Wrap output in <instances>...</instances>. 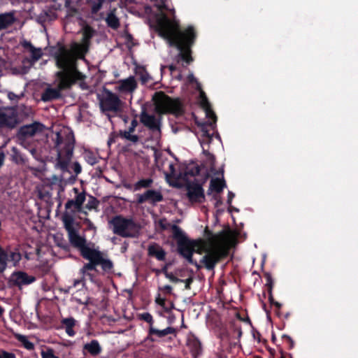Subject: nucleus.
Here are the masks:
<instances>
[{"instance_id": "nucleus-1", "label": "nucleus", "mask_w": 358, "mask_h": 358, "mask_svg": "<svg viewBox=\"0 0 358 358\" xmlns=\"http://www.w3.org/2000/svg\"><path fill=\"white\" fill-rule=\"evenodd\" d=\"M236 234L231 230H222L209 237L206 241L190 240L188 238L181 240L178 245L179 254L185 258L189 264H194V252L206 255L203 256L201 263L208 270L214 269L221 259L226 257L236 243Z\"/></svg>"}, {"instance_id": "nucleus-2", "label": "nucleus", "mask_w": 358, "mask_h": 358, "mask_svg": "<svg viewBox=\"0 0 358 358\" xmlns=\"http://www.w3.org/2000/svg\"><path fill=\"white\" fill-rule=\"evenodd\" d=\"M158 34L167 40L171 45L177 47L180 51V57L186 63L189 64L192 61L190 46L194 43L196 36L192 27L180 31L179 23L163 17L158 22Z\"/></svg>"}, {"instance_id": "nucleus-3", "label": "nucleus", "mask_w": 358, "mask_h": 358, "mask_svg": "<svg viewBox=\"0 0 358 358\" xmlns=\"http://www.w3.org/2000/svg\"><path fill=\"white\" fill-rule=\"evenodd\" d=\"M87 51L88 43L86 38L81 43H72L69 49L61 47L55 57L57 66L78 81L83 80L85 76L78 71L77 60L84 59Z\"/></svg>"}, {"instance_id": "nucleus-4", "label": "nucleus", "mask_w": 358, "mask_h": 358, "mask_svg": "<svg viewBox=\"0 0 358 358\" xmlns=\"http://www.w3.org/2000/svg\"><path fill=\"white\" fill-rule=\"evenodd\" d=\"M75 144L73 134L69 130L57 133L55 146L57 150V162L62 169L67 168L73 156Z\"/></svg>"}, {"instance_id": "nucleus-5", "label": "nucleus", "mask_w": 358, "mask_h": 358, "mask_svg": "<svg viewBox=\"0 0 358 358\" xmlns=\"http://www.w3.org/2000/svg\"><path fill=\"white\" fill-rule=\"evenodd\" d=\"M83 257L90 262L85 264L80 269V272L83 276L87 275L92 280L93 275L90 273V271H96V267L99 265L101 266V268L104 271H110L113 268V262L104 258L103 254L94 249H85Z\"/></svg>"}, {"instance_id": "nucleus-6", "label": "nucleus", "mask_w": 358, "mask_h": 358, "mask_svg": "<svg viewBox=\"0 0 358 358\" xmlns=\"http://www.w3.org/2000/svg\"><path fill=\"white\" fill-rule=\"evenodd\" d=\"M113 232L123 238H134L138 235L140 226L133 218L116 215L109 222Z\"/></svg>"}, {"instance_id": "nucleus-7", "label": "nucleus", "mask_w": 358, "mask_h": 358, "mask_svg": "<svg viewBox=\"0 0 358 358\" xmlns=\"http://www.w3.org/2000/svg\"><path fill=\"white\" fill-rule=\"evenodd\" d=\"M152 99L155 110L159 114L180 115L182 113V106L179 99H172L163 92H156Z\"/></svg>"}, {"instance_id": "nucleus-8", "label": "nucleus", "mask_w": 358, "mask_h": 358, "mask_svg": "<svg viewBox=\"0 0 358 358\" xmlns=\"http://www.w3.org/2000/svg\"><path fill=\"white\" fill-rule=\"evenodd\" d=\"M99 108L106 115L115 116L121 112L123 103L116 94L108 89H103L102 92L97 96Z\"/></svg>"}, {"instance_id": "nucleus-9", "label": "nucleus", "mask_w": 358, "mask_h": 358, "mask_svg": "<svg viewBox=\"0 0 358 358\" xmlns=\"http://www.w3.org/2000/svg\"><path fill=\"white\" fill-rule=\"evenodd\" d=\"M56 76L58 79V84L56 88L48 87L41 94V99L43 101H50L61 96V92L64 90L70 89L78 80L71 77L66 72L59 71L57 72Z\"/></svg>"}, {"instance_id": "nucleus-10", "label": "nucleus", "mask_w": 358, "mask_h": 358, "mask_svg": "<svg viewBox=\"0 0 358 358\" xmlns=\"http://www.w3.org/2000/svg\"><path fill=\"white\" fill-rule=\"evenodd\" d=\"M153 2L154 6L159 11V14L156 15L155 29L158 33V22L160 19L165 17L169 21H174L176 23L179 22L176 19V10L173 6L166 4L164 0H150Z\"/></svg>"}, {"instance_id": "nucleus-11", "label": "nucleus", "mask_w": 358, "mask_h": 358, "mask_svg": "<svg viewBox=\"0 0 358 358\" xmlns=\"http://www.w3.org/2000/svg\"><path fill=\"white\" fill-rule=\"evenodd\" d=\"M17 123V114L14 108H0V129L3 128L13 129Z\"/></svg>"}, {"instance_id": "nucleus-12", "label": "nucleus", "mask_w": 358, "mask_h": 358, "mask_svg": "<svg viewBox=\"0 0 358 358\" xmlns=\"http://www.w3.org/2000/svg\"><path fill=\"white\" fill-rule=\"evenodd\" d=\"M36 280L35 276L28 275L24 271H15L10 275L9 282L11 285L21 289L23 286L34 282Z\"/></svg>"}, {"instance_id": "nucleus-13", "label": "nucleus", "mask_w": 358, "mask_h": 358, "mask_svg": "<svg viewBox=\"0 0 358 358\" xmlns=\"http://www.w3.org/2000/svg\"><path fill=\"white\" fill-rule=\"evenodd\" d=\"M187 195L192 203H202L205 201L204 191L202 185L198 182H190L187 185Z\"/></svg>"}, {"instance_id": "nucleus-14", "label": "nucleus", "mask_w": 358, "mask_h": 358, "mask_svg": "<svg viewBox=\"0 0 358 358\" xmlns=\"http://www.w3.org/2000/svg\"><path fill=\"white\" fill-rule=\"evenodd\" d=\"M117 84L115 90L121 94H131L137 87V82L133 76L126 79L118 80Z\"/></svg>"}, {"instance_id": "nucleus-15", "label": "nucleus", "mask_w": 358, "mask_h": 358, "mask_svg": "<svg viewBox=\"0 0 358 358\" xmlns=\"http://www.w3.org/2000/svg\"><path fill=\"white\" fill-rule=\"evenodd\" d=\"M213 138V134H210L205 125L201 127V134L199 138V141L203 147V152L205 155L210 160L211 165H213L215 161V158L209 151L204 148V145H209Z\"/></svg>"}, {"instance_id": "nucleus-16", "label": "nucleus", "mask_w": 358, "mask_h": 358, "mask_svg": "<svg viewBox=\"0 0 358 358\" xmlns=\"http://www.w3.org/2000/svg\"><path fill=\"white\" fill-rule=\"evenodd\" d=\"M68 237L71 245L78 248L80 251L81 255H83L85 249H91L86 245L85 238L80 236L77 230L69 233Z\"/></svg>"}, {"instance_id": "nucleus-17", "label": "nucleus", "mask_w": 358, "mask_h": 358, "mask_svg": "<svg viewBox=\"0 0 358 358\" xmlns=\"http://www.w3.org/2000/svg\"><path fill=\"white\" fill-rule=\"evenodd\" d=\"M73 191L76 195L73 199H70L66 203L65 208L66 209L73 208L76 211H80L85 201V192H79L76 187L73 188Z\"/></svg>"}, {"instance_id": "nucleus-18", "label": "nucleus", "mask_w": 358, "mask_h": 358, "mask_svg": "<svg viewBox=\"0 0 358 358\" xmlns=\"http://www.w3.org/2000/svg\"><path fill=\"white\" fill-rule=\"evenodd\" d=\"M140 120L145 127L152 131L160 130V122L153 115L143 111L140 115Z\"/></svg>"}, {"instance_id": "nucleus-19", "label": "nucleus", "mask_w": 358, "mask_h": 358, "mask_svg": "<svg viewBox=\"0 0 358 358\" xmlns=\"http://www.w3.org/2000/svg\"><path fill=\"white\" fill-rule=\"evenodd\" d=\"M44 127L39 122H34L22 127L20 129V134L24 138H29L42 132Z\"/></svg>"}, {"instance_id": "nucleus-20", "label": "nucleus", "mask_w": 358, "mask_h": 358, "mask_svg": "<svg viewBox=\"0 0 358 358\" xmlns=\"http://www.w3.org/2000/svg\"><path fill=\"white\" fill-rule=\"evenodd\" d=\"M163 200V196L160 192L154 189L147 190L145 193L141 194L138 198L139 203L150 201V203H155Z\"/></svg>"}, {"instance_id": "nucleus-21", "label": "nucleus", "mask_w": 358, "mask_h": 358, "mask_svg": "<svg viewBox=\"0 0 358 358\" xmlns=\"http://www.w3.org/2000/svg\"><path fill=\"white\" fill-rule=\"evenodd\" d=\"M148 255L155 257L158 261H164L166 252L164 248L157 243H152L148 246Z\"/></svg>"}, {"instance_id": "nucleus-22", "label": "nucleus", "mask_w": 358, "mask_h": 358, "mask_svg": "<svg viewBox=\"0 0 358 358\" xmlns=\"http://www.w3.org/2000/svg\"><path fill=\"white\" fill-rule=\"evenodd\" d=\"M137 125V120L136 118L133 119L127 130L120 131V136L122 138H125L126 140L131 141L134 143H137L139 140V137L136 134H133Z\"/></svg>"}, {"instance_id": "nucleus-23", "label": "nucleus", "mask_w": 358, "mask_h": 358, "mask_svg": "<svg viewBox=\"0 0 358 358\" xmlns=\"http://www.w3.org/2000/svg\"><path fill=\"white\" fill-rule=\"evenodd\" d=\"M102 348L97 340H92L83 345V353H89L92 357H96L101 352Z\"/></svg>"}, {"instance_id": "nucleus-24", "label": "nucleus", "mask_w": 358, "mask_h": 358, "mask_svg": "<svg viewBox=\"0 0 358 358\" xmlns=\"http://www.w3.org/2000/svg\"><path fill=\"white\" fill-rule=\"evenodd\" d=\"M200 96L201 98L200 104L203 109L205 110L206 117L215 123L216 122L217 117L211 109L210 105L205 95V93L203 92H201Z\"/></svg>"}, {"instance_id": "nucleus-25", "label": "nucleus", "mask_w": 358, "mask_h": 358, "mask_svg": "<svg viewBox=\"0 0 358 358\" xmlns=\"http://www.w3.org/2000/svg\"><path fill=\"white\" fill-rule=\"evenodd\" d=\"M15 20L14 12L0 14V31L6 29L13 25Z\"/></svg>"}, {"instance_id": "nucleus-26", "label": "nucleus", "mask_w": 358, "mask_h": 358, "mask_svg": "<svg viewBox=\"0 0 358 358\" xmlns=\"http://www.w3.org/2000/svg\"><path fill=\"white\" fill-rule=\"evenodd\" d=\"M226 186L224 178H213L210 180L208 194L212 192L220 193Z\"/></svg>"}, {"instance_id": "nucleus-27", "label": "nucleus", "mask_w": 358, "mask_h": 358, "mask_svg": "<svg viewBox=\"0 0 358 358\" xmlns=\"http://www.w3.org/2000/svg\"><path fill=\"white\" fill-rule=\"evenodd\" d=\"M116 9L110 10L108 14L105 19L106 22L110 28L117 30L120 26V22L119 18L115 15Z\"/></svg>"}, {"instance_id": "nucleus-28", "label": "nucleus", "mask_w": 358, "mask_h": 358, "mask_svg": "<svg viewBox=\"0 0 358 358\" xmlns=\"http://www.w3.org/2000/svg\"><path fill=\"white\" fill-rule=\"evenodd\" d=\"M61 322L64 326L66 333L69 336H75L76 331L73 328L76 325V320L73 317L64 318Z\"/></svg>"}, {"instance_id": "nucleus-29", "label": "nucleus", "mask_w": 358, "mask_h": 358, "mask_svg": "<svg viewBox=\"0 0 358 358\" xmlns=\"http://www.w3.org/2000/svg\"><path fill=\"white\" fill-rule=\"evenodd\" d=\"M155 303L160 306L166 313H169L174 308V304L170 302L169 305H167L165 297H162L160 294L156 296Z\"/></svg>"}, {"instance_id": "nucleus-30", "label": "nucleus", "mask_w": 358, "mask_h": 358, "mask_svg": "<svg viewBox=\"0 0 358 358\" xmlns=\"http://www.w3.org/2000/svg\"><path fill=\"white\" fill-rule=\"evenodd\" d=\"M14 337L22 343V346L25 349L28 350H33L34 349V344L29 341L26 336L20 334H15Z\"/></svg>"}, {"instance_id": "nucleus-31", "label": "nucleus", "mask_w": 358, "mask_h": 358, "mask_svg": "<svg viewBox=\"0 0 358 358\" xmlns=\"http://www.w3.org/2000/svg\"><path fill=\"white\" fill-rule=\"evenodd\" d=\"M8 252V260L11 262L13 266H17L22 259V255L17 248H15L12 251Z\"/></svg>"}, {"instance_id": "nucleus-32", "label": "nucleus", "mask_w": 358, "mask_h": 358, "mask_svg": "<svg viewBox=\"0 0 358 358\" xmlns=\"http://www.w3.org/2000/svg\"><path fill=\"white\" fill-rule=\"evenodd\" d=\"M173 333H175V329L173 327H169L162 330L156 329L153 328L152 327H150V329H149V334L150 335L155 334L158 337H160V338L164 337L168 334H173Z\"/></svg>"}, {"instance_id": "nucleus-33", "label": "nucleus", "mask_w": 358, "mask_h": 358, "mask_svg": "<svg viewBox=\"0 0 358 358\" xmlns=\"http://www.w3.org/2000/svg\"><path fill=\"white\" fill-rule=\"evenodd\" d=\"M187 345L191 350L194 355H196L201 352V346L200 341L196 338H190L188 340Z\"/></svg>"}, {"instance_id": "nucleus-34", "label": "nucleus", "mask_w": 358, "mask_h": 358, "mask_svg": "<svg viewBox=\"0 0 358 358\" xmlns=\"http://www.w3.org/2000/svg\"><path fill=\"white\" fill-rule=\"evenodd\" d=\"M24 46L29 48L31 59L34 62L38 61L42 57L43 52L41 48H34L29 42H26Z\"/></svg>"}, {"instance_id": "nucleus-35", "label": "nucleus", "mask_w": 358, "mask_h": 358, "mask_svg": "<svg viewBox=\"0 0 358 358\" xmlns=\"http://www.w3.org/2000/svg\"><path fill=\"white\" fill-rule=\"evenodd\" d=\"M62 222L68 234L76 230L74 227L73 218L71 215H64L62 217Z\"/></svg>"}, {"instance_id": "nucleus-36", "label": "nucleus", "mask_w": 358, "mask_h": 358, "mask_svg": "<svg viewBox=\"0 0 358 358\" xmlns=\"http://www.w3.org/2000/svg\"><path fill=\"white\" fill-rule=\"evenodd\" d=\"M173 238L176 240L177 244L183 239L187 238V237L184 234L181 229L177 225L171 226Z\"/></svg>"}, {"instance_id": "nucleus-37", "label": "nucleus", "mask_w": 358, "mask_h": 358, "mask_svg": "<svg viewBox=\"0 0 358 358\" xmlns=\"http://www.w3.org/2000/svg\"><path fill=\"white\" fill-rule=\"evenodd\" d=\"M8 252L0 246V273L4 272L7 267Z\"/></svg>"}, {"instance_id": "nucleus-38", "label": "nucleus", "mask_w": 358, "mask_h": 358, "mask_svg": "<svg viewBox=\"0 0 358 358\" xmlns=\"http://www.w3.org/2000/svg\"><path fill=\"white\" fill-rule=\"evenodd\" d=\"M87 1L91 8L92 13L95 14L101 8L105 0H87Z\"/></svg>"}, {"instance_id": "nucleus-39", "label": "nucleus", "mask_w": 358, "mask_h": 358, "mask_svg": "<svg viewBox=\"0 0 358 358\" xmlns=\"http://www.w3.org/2000/svg\"><path fill=\"white\" fill-rule=\"evenodd\" d=\"M264 278L266 279L265 286L268 288L269 299L271 300L273 299L272 289L273 287V280L271 274L269 273H265Z\"/></svg>"}, {"instance_id": "nucleus-40", "label": "nucleus", "mask_w": 358, "mask_h": 358, "mask_svg": "<svg viewBox=\"0 0 358 358\" xmlns=\"http://www.w3.org/2000/svg\"><path fill=\"white\" fill-rule=\"evenodd\" d=\"M152 182L151 178L141 179L135 183L134 189L135 190H139L142 188L149 187L152 184Z\"/></svg>"}, {"instance_id": "nucleus-41", "label": "nucleus", "mask_w": 358, "mask_h": 358, "mask_svg": "<svg viewBox=\"0 0 358 358\" xmlns=\"http://www.w3.org/2000/svg\"><path fill=\"white\" fill-rule=\"evenodd\" d=\"M138 318L141 320H143L146 322H148L150 327H152L154 320L152 315L149 313H143L138 315Z\"/></svg>"}, {"instance_id": "nucleus-42", "label": "nucleus", "mask_w": 358, "mask_h": 358, "mask_svg": "<svg viewBox=\"0 0 358 358\" xmlns=\"http://www.w3.org/2000/svg\"><path fill=\"white\" fill-rule=\"evenodd\" d=\"M166 162L168 164L169 170L164 171V174L166 176V178H171V177L174 176L175 167H174V164L172 162H169V161H167Z\"/></svg>"}, {"instance_id": "nucleus-43", "label": "nucleus", "mask_w": 358, "mask_h": 358, "mask_svg": "<svg viewBox=\"0 0 358 358\" xmlns=\"http://www.w3.org/2000/svg\"><path fill=\"white\" fill-rule=\"evenodd\" d=\"M41 355L42 358H59L55 355L54 350L52 348H48L45 351L43 350Z\"/></svg>"}, {"instance_id": "nucleus-44", "label": "nucleus", "mask_w": 358, "mask_h": 358, "mask_svg": "<svg viewBox=\"0 0 358 358\" xmlns=\"http://www.w3.org/2000/svg\"><path fill=\"white\" fill-rule=\"evenodd\" d=\"M282 339L283 343L287 345L288 348L292 349L294 347V343L290 336H287V335H283L282 337Z\"/></svg>"}, {"instance_id": "nucleus-45", "label": "nucleus", "mask_w": 358, "mask_h": 358, "mask_svg": "<svg viewBox=\"0 0 358 358\" xmlns=\"http://www.w3.org/2000/svg\"><path fill=\"white\" fill-rule=\"evenodd\" d=\"M0 358H16V356L13 352L0 350Z\"/></svg>"}, {"instance_id": "nucleus-46", "label": "nucleus", "mask_w": 358, "mask_h": 358, "mask_svg": "<svg viewBox=\"0 0 358 358\" xmlns=\"http://www.w3.org/2000/svg\"><path fill=\"white\" fill-rule=\"evenodd\" d=\"M159 226L162 230L167 229L170 226V224L167 222L166 219L163 218L159 220Z\"/></svg>"}, {"instance_id": "nucleus-47", "label": "nucleus", "mask_w": 358, "mask_h": 358, "mask_svg": "<svg viewBox=\"0 0 358 358\" xmlns=\"http://www.w3.org/2000/svg\"><path fill=\"white\" fill-rule=\"evenodd\" d=\"M159 289L165 294H171L172 292V287L171 285H165L159 287Z\"/></svg>"}, {"instance_id": "nucleus-48", "label": "nucleus", "mask_w": 358, "mask_h": 358, "mask_svg": "<svg viewBox=\"0 0 358 358\" xmlns=\"http://www.w3.org/2000/svg\"><path fill=\"white\" fill-rule=\"evenodd\" d=\"M192 281H193V279L192 278H189L185 280V289H190V285L192 284Z\"/></svg>"}, {"instance_id": "nucleus-49", "label": "nucleus", "mask_w": 358, "mask_h": 358, "mask_svg": "<svg viewBox=\"0 0 358 358\" xmlns=\"http://www.w3.org/2000/svg\"><path fill=\"white\" fill-rule=\"evenodd\" d=\"M84 277L85 276H83L82 278V279H80V280H75L74 282H73V286L76 287L80 283H83L84 285L85 284V278H84Z\"/></svg>"}, {"instance_id": "nucleus-50", "label": "nucleus", "mask_w": 358, "mask_h": 358, "mask_svg": "<svg viewBox=\"0 0 358 358\" xmlns=\"http://www.w3.org/2000/svg\"><path fill=\"white\" fill-rule=\"evenodd\" d=\"M87 162L88 163H90V164L93 165L94 164H96L97 162L96 159L95 157H89L88 159H87Z\"/></svg>"}, {"instance_id": "nucleus-51", "label": "nucleus", "mask_w": 358, "mask_h": 358, "mask_svg": "<svg viewBox=\"0 0 358 358\" xmlns=\"http://www.w3.org/2000/svg\"><path fill=\"white\" fill-rule=\"evenodd\" d=\"M13 159L17 163L22 161V158L20 156H18L17 154L13 156Z\"/></svg>"}, {"instance_id": "nucleus-52", "label": "nucleus", "mask_w": 358, "mask_h": 358, "mask_svg": "<svg viewBox=\"0 0 358 358\" xmlns=\"http://www.w3.org/2000/svg\"><path fill=\"white\" fill-rule=\"evenodd\" d=\"M4 160V155L3 153H0V167L2 166Z\"/></svg>"}, {"instance_id": "nucleus-53", "label": "nucleus", "mask_w": 358, "mask_h": 358, "mask_svg": "<svg viewBox=\"0 0 358 358\" xmlns=\"http://www.w3.org/2000/svg\"><path fill=\"white\" fill-rule=\"evenodd\" d=\"M169 278L173 282H178V281H180V279L176 278V277H173V276H169Z\"/></svg>"}, {"instance_id": "nucleus-54", "label": "nucleus", "mask_w": 358, "mask_h": 358, "mask_svg": "<svg viewBox=\"0 0 358 358\" xmlns=\"http://www.w3.org/2000/svg\"><path fill=\"white\" fill-rule=\"evenodd\" d=\"M80 171V167L79 166H78V168H76V171Z\"/></svg>"}, {"instance_id": "nucleus-55", "label": "nucleus", "mask_w": 358, "mask_h": 358, "mask_svg": "<svg viewBox=\"0 0 358 358\" xmlns=\"http://www.w3.org/2000/svg\"><path fill=\"white\" fill-rule=\"evenodd\" d=\"M80 171V167L79 166H78V168H76V171Z\"/></svg>"}]
</instances>
